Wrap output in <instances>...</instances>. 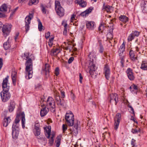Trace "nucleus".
<instances>
[{"label": "nucleus", "instance_id": "51", "mask_svg": "<svg viewBox=\"0 0 147 147\" xmlns=\"http://www.w3.org/2000/svg\"><path fill=\"white\" fill-rule=\"evenodd\" d=\"M36 129H40V125L39 123H36L34 125V128Z\"/></svg>", "mask_w": 147, "mask_h": 147}, {"label": "nucleus", "instance_id": "59", "mask_svg": "<svg viewBox=\"0 0 147 147\" xmlns=\"http://www.w3.org/2000/svg\"><path fill=\"white\" fill-rule=\"evenodd\" d=\"M62 128L63 132H64L67 129V126L65 125L64 124H63L62 126Z\"/></svg>", "mask_w": 147, "mask_h": 147}, {"label": "nucleus", "instance_id": "27", "mask_svg": "<svg viewBox=\"0 0 147 147\" xmlns=\"http://www.w3.org/2000/svg\"><path fill=\"white\" fill-rule=\"evenodd\" d=\"M3 46L4 49L5 50L8 49L11 46L8 40L6 42L4 43Z\"/></svg>", "mask_w": 147, "mask_h": 147}, {"label": "nucleus", "instance_id": "28", "mask_svg": "<svg viewBox=\"0 0 147 147\" xmlns=\"http://www.w3.org/2000/svg\"><path fill=\"white\" fill-rule=\"evenodd\" d=\"M33 133L36 136H38L40 134V129H34L33 131Z\"/></svg>", "mask_w": 147, "mask_h": 147}, {"label": "nucleus", "instance_id": "5", "mask_svg": "<svg viewBox=\"0 0 147 147\" xmlns=\"http://www.w3.org/2000/svg\"><path fill=\"white\" fill-rule=\"evenodd\" d=\"M12 27V26L11 24L3 25L2 23L0 22V29L2 27V31L3 36L5 37H6L9 34Z\"/></svg>", "mask_w": 147, "mask_h": 147}, {"label": "nucleus", "instance_id": "34", "mask_svg": "<svg viewBox=\"0 0 147 147\" xmlns=\"http://www.w3.org/2000/svg\"><path fill=\"white\" fill-rule=\"evenodd\" d=\"M140 129L139 128L137 129L133 128L131 129V132L134 134H136L140 132Z\"/></svg>", "mask_w": 147, "mask_h": 147}, {"label": "nucleus", "instance_id": "32", "mask_svg": "<svg viewBox=\"0 0 147 147\" xmlns=\"http://www.w3.org/2000/svg\"><path fill=\"white\" fill-rule=\"evenodd\" d=\"M19 124L13 123L12 127V130L13 131L14 130H17V129H19Z\"/></svg>", "mask_w": 147, "mask_h": 147}, {"label": "nucleus", "instance_id": "56", "mask_svg": "<svg viewBox=\"0 0 147 147\" xmlns=\"http://www.w3.org/2000/svg\"><path fill=\"white\" fill-rule=\"evenodd\" d=\"M50 32H48L47 33H46L45 34V36L46 39H48L49 38V37L50 36Z\"/></svg>", "mask_w": 147, "mask_h": 147}, {"label": "nucleus", "instance_id": "52", "mask_svg": "<svg viewBox=\"0 0 147 147\" xmlns=\"http://www.w3.org/2000/svg\"><path fill=\"white\" fill-rule=\"evenodd\" d=\"M59 69L58 67H57L55 69V74L56 75V76H57L59 75Z\"/></svg>", "mask_w": 147, "mask_h": 147}, {"label": "nucleus", "instance_id": "22", "mask_svg": "<svg viewBox=\"0 0 147 147\" xmlns=\"http://www.w3.org/2000/svg\"><path fill=\"white\" fill-rule=\"evenodd\" d=\"M129 54L131 60L134 61L137 59V57L135 56L134 52L132 50H131L129 52Z\"/></svg>", "mask_w": 147, "mask_h": 147}, {"label": "nucleus", "instance_id": "58", "mask_svg": "<svg viewBox=\"0 0 147 147\" xmlns=\"http://www.w3.org/2000/svg\"><path fill=\"white\" fill-rule=\"evenodd\" d=\"M13 83L14 85H16V78L15 77L12 78Z\"/></svg>", "mask_w": 147, "mask_h": 147}, {"label": "nucleus", "instance_id": "8", "mask_svg": "<svg viewBox=\"0 0 147 147\" xmlns=\"http://www.w3.org/2000/svg\"><path fill=\"white\" fill-rule=\"evenodd\" d=\"M121 115L120 113H117L115 118L114 129L117 130L118 127Z\"/></svg>", "mask_w": 147, "mask_h": 147}, {"label": "nucleus", "instance_id": "45", "mask_svg": "<svg viewBox=\"0 0 147 147\" xmlns=\"http://www.w3.org/2000/svg\"><path fill=\"white\" fill-rule=\"evenodd\" d=\"M132 88L133 90H134V91L135 90V91L134 92L136 93L137 90L138 89L137 86L136 85L134 84H132Z\"/></svg>", "mask_w": 147, "mask_h": 147}, {"label": "nucleus", "instance_id": "26", "mask_svg": "<svg viewBox=\"0 0 147 147\" xmlns=\"http://www.w3.org/2000/svg\"><path fill=\"white\" fill-rule=\"evenodd\" d=\"M19 129H17V130H12V134L13 138H17L18 137L19 134Z\"/></svg>", "mask_w": 147, "mask_h": 147}, {"label": "nucleus", "instance_id": "20", "mask_svg": "<svg viewBox=\"0 0 147 147\" xmlns=\"http://www.w3.org/2000/svg\"><path fill=\"white\" fill-rule=\"evenodd\" d=\"M20 115V117L21 118L22 126L23 128H24L25 127L24 124L25 121V114L24 112H22Z\"/></svg>", "mask_w": 147, "mask_h": 147}, {"label": "nucleus", "instance_id": "17", "mask_svg": "<svg viewBox=\"0 0 147 147\" xmlns=\"http://www.w3.org/2000/svg\"><path fill=\"white\" fill-rule=\"evenodd\" d=\"M50 66L49 64H46L44 69L43 70L44 72L45 73V75L47 77L49 76Z\"/></svg>", "mask_w": 147, "mask_h": 147}, {"label": "nucleus", "instance_id": "42", "mask_svg": "<svg viewBox=\"0 0 147 147\" xmlns=\"http://www.w3.org/2000/svg\"><path fill=\"white\" fill-rule=\"evenodd\" d=\"M55 97L56 101V102L59 101L61 99L60 98V97L58 93H56L55 94Z\"/></svg>", "mask_w": 147, "mask_h": 147}, {"label": "nucleus", "instance_id": "36", "mask_svg": "<svg viewBox=\"0 0 147 147\" xmlns=\"http://www.w3.org/2000/svg\"><path fill=\"white\" fill-rule=\"evenodd\" d=\"M58 50L57 49H52L51 51V56H56L58 54L57 51Z\"/></svg>", "mask_w": 147, "mask_h": 147}, {"label": "nucleus", "instance_id": "12", "mask_svg": "<svg viewBox=\"0 0 147 147\" xmlns=\"http://www.w3.org/2000/svg\"><path fill=\"white\" fill-rule=\"evenodd\" d=\"M118 96L116 93L111 94V102H112L116 105L118 101Z\"/></svg>", "mask_w": 147, "mask_h": 147}, {"label": "nucleus", "instance_id": "25", "mask_svg": "<svg viewBox=\"0 0 147 147\" xmlns=\"http://www.w3.org/2000/svg\"><path fill=\"white\" fill-rule=\"evenodd\" d=\"M61 136H58L57 137L56 139L55 140L56 143V147H59L61 143Z\"/></svg>", "mask_w": 147, "mask_h": 147}, {"label": "nucleus", "instance_id": "4", "mask_svg": "<svg viewBox=\"0 0 147 147\" xmlns=\"http://www.w3.org/2000/svg\"><path fill=\"white\" fill-rule=\"evenodd\" d=\"M88 57L90 61L88 66L89 70V72L90 75H92L97 69V67L95 66L94 62L96 61L95 56L94 53L93 52H90L88 55Z\"/></svg>", "mask_w": 147, "mask_h": 147}, {"label": "nucleus", "instance_id": "57", "mask_svg": "<svg viewBox=\"0 0 147 147\" xmlns=\"http://www.w3.org/2000/svg\"><path fill=\"white\" fill-rule=\"evenodd\" d=\"M74 60V57H70L68 60V63L69 64L71 63Z\"/></svg>", "mask_w": 147, "mask_h": 147}, {"label": "nucleus", "instance_id": "55", "mask_svg": "<svg viewBox=\"0 0 147 147\" xmlns=\"http://www.w3.org/2000/svg\"><path fill=\"white\" fill-rule=\"evenodd\" d=\"M61 95V98H64L65 97V93L64 92V91L62 90H61L60 91Z\"/></svg>", "mask_w": 147, "mask_h": 147}, {"label": "nucleus", "instance_id": "18", "mask_svg": "<svg viewBox=\"0 0 147 147\" xmlns=\"http://www.w3.org/2000/svg\"><path fill=\"white\" fill-rule=\"evenodd\" d=\"M55 105V103L54 99L51 97L49 96L47 100V105L51 106L52 105Z\"/></svg>", "mask_w": 147, "mask_h": 147}, {"label": "nucleus", "instance_id": "23", "mask_svg": "<svg viewBox=\"0 0 147 147\" xmlns=\"http://www.w3.org/2000/svg\"><path fill=\"white\" fill-rule=\"evenodd\" d=\"M119 20L121 22L125 23L128 21V18L125 16L121 15L119 18Z\"/></svg>", "mask_w": 147, "mask_h": 147}, {"label": "nucleus", "instance_id": "30", "mask_svg": "<svg viewBox=\"0 0 147 147\" xmlns=\"http://www.w3.org/2000/svg\"><path fill=\"white\" fill-rule=\"evenodd\" d=\"M141 6L143 9L145 10L147 6V1H142L141 3Z\"/></svg>", "mask_w": 147, "mask_h": 147}, {"label": "nucleus", "instance_id": "9", "mask_svg": "<svg viewBox=\"0 0 147 147\" xmlns=\"http://www.w3.org/2000/svg\"><path fill=\"white\" fill-rule=\"evenodd\" d=\"M10 9L11 6L10 5H7L6 4L4 3L0 7V11L2 12V13L5 14L8 9L9 10V12H10Z\"/></svg>", "mask_w": 147, "mask_h": 147}, {"label": "nucleus", "instance_id": "40", "mask_svg": "<svg viewBox=\"0 0 147 147\" xmlns=\"http://www.w3.org/2000/svg\"><path fill=\"white\" fill-rule=\"evenodd\" d=\"M140 32L136 31H133L131 33V34L134 36V37L135 36H138Z\"/></svg>", "mask_w": 147, "mask_h": 147}, {"label": "nucleus", "instance_id": "63", "mask_svg": "<svg viewBox=\"0 0 147 147\" xmlns=\"http://www.w3.org/2000/svg\"><path fill=\"white\" fill-rule=\"evenodd\" d=\"M16 72H13L11 75V77H15L16 78Z\"/></svg>", "mask_w": 147, "mask_h": 147}, {"label": "nucleus", "instance_id": "44", "mask_svg": "<svg viewBox=\"0 0 147 147\" xmlns=\"http://www.w3.org/2000/svg\"><path fill=\"white\" fill-rule=\"evenodd\" d=\"M40 7L42 13H43L46 14V9L45 8V7H44L42 4L41 5Z\"/></svg>", "mask_w": 147, "mask_h": 147}, {"label": "nucleus", "instance_id": "48", "mask_svg": "<svg viewBox=\"0 0 147 147\" xmlns=\"http://www.w3.org/2000/svg\"><path fill=\"white\" fill-rule=\"evenodd\" d=\"M110 30H108V33L107 34V37L108 40L110 42Z\"/></svg>", "mask_w": 147, "mask_h": 147}, {"label": "nucleus", "instance_id": "47", "mask_svg": "<svg viewBox=\"0 0 147 147\" xmlns=\"http://www.w3.org/2000/svg\"><path fill=\"white\" fill-rule=\"evenodd\" d=\"M131 144L132 147H136V140L132 139L131 141Z\"/></svg>", "mask_w": 147, "mask_h": 147}, {"label": "nucleus", "instance_id": "1", "mask_svg": "<svg viewBox=\"0 0 147 147\" xmlns=\"http://www.w3.org/2000/svg\"><path fill=\"white\" fill-rule=\"evenodd\" d=\"M30 56V53L28 52L25 53L24 56L22 57L24 59L26 60L25 64L26 66L25 73L26 75L25 77L27 79L31 78L32 76V59L29 58Z\"/></svg>", "mask_w": 147, "mask_h": 147}, {"label": "nucleus", "instance_id": "6", "mask_svg": "<svg viewBox=\"0 0 147 147\" xmlns=\"http://www.w3.org/2000/svg\"><path fill=\"white\" fill-rule=\"evenodd\" d=\"M55 9L58 15L60 17L63 16L64 14V10L61 6L59 1H55Z\"/></svg>", "mask_w": 147, "mask_h": 147}, {"label": "nucleus", "instance_id": "15", "mask_svg": "<svg viewBox=\"0 0 147 147\" xmlns=\"http://www.w3.org/2000/svg\"><path fill=\"white\" fill-rule=\"evenodd\" d=\"M94 23L93 22H88L86 23V27L87 28L90 30H92L94 28Z\"/></svg>", "mask_w": 147, "mask_h": 147}, {"label": "nucleus", "instance_id": "7", "mask_svg": "<svg viewBox=\"0 0 147 147\" xmlns=\"http://www.w3.org/2000/svg\"><path fill=\"white\" fill-rule=\"evenodd\" d=\"M34 13L33 11H31V13H29V15L26 16L25 18V28L26 32L29 30L30 29L29 24L30 23L31 20L33 18Z\"/></svg>", "mask_w": 147, "mask_h": 147}, {"label": "nucleus", "instance_id": "13", "mask_svg": "<svg viewBox=\"0 0 147 147\" xmlns=\"http://www.w3.org/2000/svg\"><path fill=\"white\" fill-rule=\"evenodd\" d=\"M43 106L44 107L42 108L40 112V115L41 117H44L45 116L49 111L48 108L45 107V105H43Z\"/></svg>", "mask_w": 147, "mask_h": 147}, {"label": "nucleus", "instance_id": "31", "mask_svg": "<svg viewBox=\"0 0 147 147\" xmlns=\"http://www.w3.org/2000/svg\"><path fill=\"white\" fill-rule=\"evenodd\" d=\"M15 103L14 102H12L10 103V105L9 108V112H11L13 111L15 108Z\"/></svg>", "mask_w": 147, "mask_h": 147}, {"label": "nucleus", "instance_id": "24", "mask_svg": "<svg viewBox=\"0 0 147 147\" xmlns=\"http://www.w3.org/2000/svg\"><path fill=\"white\" fill-rule=\"evenodd\" d=\"M140 68L143 70H147V62L143 61L141 64Z\"/></svg>", "mask_w": 147, "mask_h": 147}, {"label": "nucleus", "instance_id": "50", "mask_svg": "<svg viewBox=\"0 0 147 147\" xmlns=\"http://www.w3.org/2000/svg\"><path fill=\"white\" fill-rule=\"evenodd\" d=\"M43 26L42 24V23H40L38 24V28L39 31H41L42 29Z\"/></svg>", "mask_w": 147, "mask_h": 147}, {"label": "nucleus", "instance_id": "53", "mask_svg": "<svg viewBox=\"0 0 147 147\" xmlns=\"http://www.w3.org/2000/svg\"><path fill=\"white\" fill-rule=\"evenodd\" d=\"M9 113L8 111H4L2 113L3 115L4 116V118L8 117V116H7V114Z\"/></svg>", "mask_w": 147, "mask_h": 147}, {"label": "nucleus", "instance_id": "46", "mask_svg": "<svg viewBox=\"0 0 147 147\" xmlns=\"http://www.w3.org/2000/svg\"><path fill=\"white\" fill-rule=\"evenodd\" d=\"M134 37L131 34H130L128 36L127 38V40L128 41H131L134 38Z\"/></svg>", "mask_w": 147, "mask_h": 147}, {"label": "nucleus", "instance_id": "3", "mask_svg": "<svg viewBox=\"0 0 147 147\" xmlns=\"http://www.w3.org/2000/svg\"><path fill=\"white\" fill-rule=\"evenodd\" d=\"M9 76H7L5 79H3L2 83V87L3 91L0 93L2 101L4 102H6L10 97V94L8 92L9 87L7 85L8 79Z\"/></svg>", "mask_w": 147, "mask_h": 147}, {"label": "nucleus", "instance_id": "29", "mask_svg": "<svg viewBox=\"0 0 147 147\" xmlns=\"http://www.w3.org/2000/svg\"><path fill=\"white\" fill-rule=\"evenodd\" d=\"M57 105L59 106L64 107L65 105V101L63 99H61L57 102Z\"/></svg>", "mask_w": 147, "mask_h": 147}, {"label": "nucleus", "instance_id": "61", "mask_svg": "<svg viewBox=\"0 0 147 147\" xmlns=\"http://www.w3.org/2000/svg\"><path fill=\"white\" fill-rule=\"evenodd\" d=\"M79 77H80V83H82V80L83 79V77L81 73L79 74Z\"/></svg>", "mask_w": 147, "mask_h": 147}, {"label": "nucleus", "instance_id": "21", "mask_svg": "<svg viewBox=\"0 0 147 147\" xmlns=\"http://www.w3.org/2000/svg\"><path fill=\"white\" fill-rule=\"evenodd\" d=\"M120 57V67L121 68H122L124 67V63L125 62V61L124 60V58H125V56L124 55H121V53H120L119 55Z\"/></svg>", "mask_w": 147, "mask_h": 147}, {"label": "nucleus", "instance_id": "43", "mask_svg": "<svg viewBox=\"0 0 147 147\" xmlns=\"http://www.w3.org/2000/svg\"><path fill=\"white\" fill-rule=\"evenodd\" d=\"M103 9L106 11L108 13L110 11V6L109 5L105 6L104 5Z\"/></svg>", "mask_w": 147, "mask_h": 147}, {"label": "nucleus", "instance_id": "49", "mask_svg": "<svg viewBox=\"0 0 147 147\" xmlns=\"http://www.w3.org/2000/svg\"><path fill=\"white\" fill-rule=\"evenodd\" d=\"M55 105H53V106H51L50 108V110L53 113H54L55 111Z\"/></svg>", "mask_w": 147, "mask_h": 147}, {"label": "nucleus", "instance_id": "37", "mask_svg": "<svg viewBox=\"0 0 147 147\" xmlns=\"http://www.w3.org/2000/svg\"><path fill=\"white\" fill-rule=\"evenodd\" d=\"M38 2V0H31L30 2L29 3V5H31L32 4H36Z\"/></svg>", "mask_w": 147, "mask_h": 147}, {"label": "nucleus", "instance_id": "38", "mask_svg": "<svg viewBox=\"0 0 147 147\" xmlns=\"http://www.w3.org/2000/svg\"><path fill=\"white\" fill-rule=\"evenodd\" d=\"M20 114H18L16 116V117L14 121V122L13 123H15L16 124H18L19 122L20 121L19 117H20Z\"/></svg>", "mask_w": 147, "mask_h": 147}, {"label": "nucleus", "instance_id": "60", "mask_svg": "<svg viewBox=\"0 0 147 147\" xmlns=\"http://www.w3.org/2000/svg\"><path fill=\"white\" fill-rule=\"evenodd\" d=\"M100 50L99 52L101 53H102L103 51V46H102V45L100 44Z\"/></svg>", "mask_w": 147, "mask_h": 147}, {"label": "nucleus", "instance_id": "35", "mask_svg": "<svg viewBox=\"0 0 147 147\" xmlns=\"http://www.w3.org/2000/svg\"><path fill=\"white\" fill-rule=\"evenodd\" d=\"M125 50V45H121L119 49V54L120 53H121V55H122L123 52Z\"/></svg>", "mask_w": 147, "mask_h": 147}, {"label": "nucleus", "instance_id": "11", "mask_svg": "<svg viewBox=\"0 0 147 147\" xmlns=\"http://www.w3.org/2000/svg\"><path fill=\"white\" fill-rule=\"evenodd\" d=\"M132 71L131 69L128 68L126 71L128 78L130 80H133L135 78Z\"/></svg>", "mask_w": 147, "mask_h": 147}, {"label": "nucleus", "instance_id": "54", "mask_svg": "<svg viewBox=\"0 0 147 147\" xmlns=\"http://www.w3.org/2000/svg\"><path fill=\"white\" fill-rule=\"evenodd\" d=\"M18 7H17L14 9L13 10H12V12L11 13V14H10L11 16L13 15V14L15 13V12L18 9Z\"/></svg>", "mask_w": 147, "mask_h": 147}, {"label": "nucleus", "instance_id": "16", "mask_svg": "<svg viewBox=\"0 0 147 147\" xmlns=\"http://www.w3.org/2000/svg\"><path fill=\"white\" fill-rule=\"evenodd\" d=\"M93 7H91L81 13L80 14V15L82 17L86 16V15L89 14V13L91 12L92 10L93 9Z\"/></svg>", "mask_w": 147, "mask_h": 147}, {"label": "nucleus", "instance_id": "39", "mask_svg": "<svg viewBox=\"0 0 147 147\" xmlns=\"http://www.w3.org/2000/svg\"><path fill=\"white\" fill-rule=\"evenodd\" d=\"M48 129V130H46V132L47 133V135L46 134V136L47 137V138H49L50 135V133L51 131V130L49 128H47Z\"/></svg>", "mask_w": 147, "mask_h": 147}, {"label": "nucleus", "instance_id": "33", "mask_svg": "<svg viewBox=\"0 0 147 147\" xmlns=\"http://www.w3.org/2000/svg\"><path fill=\"white\" fill-rule=\"evenodd\" d=\"M106 27H105L103 24H100L99 27L98 28V30L99 31H100L101 33H102L103 30L105 29Z\"/></svg>", "mask_w": 147, "mask_h": 147}, {"label": "nucleus", "instance_id": "14", "mask_svg": "<svg viewBox=\"0 0 147 147\" xmlns=\"http://www.w3.org/2000/svg\"><path fill=\"white\" fill-rule=\"evenodd\" d=\"M75 3L78 4L82 7H85L87 5L86 2L84 0H76Z\"/></svg>", "mask_w": 147, "mask_h": 147}, {"label": "nucleus", "instance_id": "62", "mask_svg": "<svg viewBox=\"0 0 147 147\" xmlns=\"http://www.w3.org/2000/svg\"><path fill=\"white\" fill-rule=\"evenodd\" d=\"M6 16L5 13L0 12V18H5Z\"/></svg>", "mask_w": 147, "mask_h": 147}, {"label": "nucleus", "instance_id": "10", "mask_svg": "<svg viewBox=\"0 0 147 147\" xmlns=\"http://www.w3.org/2000/svg\"><path fill=\"white\" fill-rule=\"evenodd\" d=\"M104 70L105 78L108 80L110 78V69L109 67L107 64L105 65Z\"/></svg>", "mask_w": 147, "mask_h": 147}, {"label": "nucleus", "instance_id": "2", "mask_svg": "<svg viewBox=\"0 0 147 147\" xmlns=\"http://www.w3.org/2000/svg\"><path fill=\"white\" fill-rule=\"evenodd\" d=\"M65 119L67 124L69 126H72V129L70 128L71 131V133L74 135H77L78 134V124L79 122L77 121L76 123H74V115L72 112H70L69 113H67L65 115Z\"/></svg>", "mask_w": 147, "mask_h": 147}, {"label": "nucleus", "instance_id": "19", "mask_svg": "<svg viewBox=\"0 0 147 147\" xmlns=\"http://www.w3.org/2000/svg\"><path fill=\"white\" fill-rule=\"evenodd\" d=\"M11 121V120L9 116L7 117L4 118L3 121V126L5 127H7L8 124Z\"/></svg>", "mask_w": 147, "mask_h": 147}, {"label": "nucleus", "instance_id": "41", "mask_svg": "<svg viewBox=\"0 0 147 147\" xmlns=\"http://www.w3.org/2000/svg\"><path fill=\"white\" fill-rule=\"evenodd\" d=\"M54 137V135H52V136L51 137V138L49 139V143L50 144V146H52L54 142L53 137Z\"/></svg>", "mask_w": 147, "mask_h": 147}, {"label": "nucleus", "instance_id": "64", "mask_svg": "<svg viewBox=\"0 0 147 147\" xmlns=\"http://www.w3.org/2000/svg\"><path fill=\"white\" fill-rule=\"evenodd\" d=\"M74 46H72V45H68V46H67L68 47V49H69V51H70L71 50V49L73 48Z\"/></svg>", "mask_w": 147, "mask_h": 147}]
</instances>
